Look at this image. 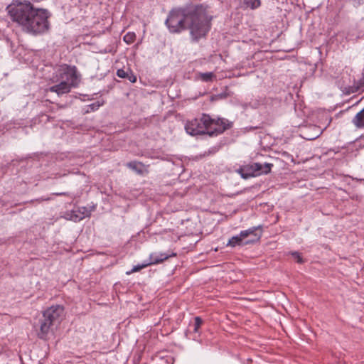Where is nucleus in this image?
I'll use <instances>...</instances> for the list:
<instances>
[{
    "instance_id": "nucleus-1",
    "label": "nucleus",
    "mask_w": 364,
    "mask_h": 364,
    "mask_svg": "<svg viewBox=\"0 0 364 364\" xmlns=\"http://www.w3.org/2000/svg\"><path fill=\"white\" fill-rule=\"evenodd\" d=\"M232 122L225 118L212 119L208 114H203L200 118L188 121L185 125L186 132L192 136L208 134H218L230 129Z\"/></svg>"
},
{
    "instance_id": "nucleus-2",
    "label": "nucleus",
    "mask_w": 364,
    "mask_h": 364,
    "mask_svg": "<svg viewBox=\"0 0 364 364\" xmlns=\"http://www.w3.org/2000/svg\"><path fill=\"white\" fill-rule=\"evenodd\" d=\"M188 17L187 29L190 31L192 41L198 42L200 38H205L209 32L212 16L208 14L203 6L198 5L191 8Z\"/></svg>"
},
{
    "instance_id": "nucleus-3",
    "label": "nucleus",
    "mask_w": 364,
    "mask_h": 364,
    "mask_svg": "<svg viewBox=\"0 0 364 364\" xmlns=\"http://www.w3.org/2000/svg\"><path fill=\"white\" fill-rule=\"evenodd\" d=\"M37 9L29 1H21L20 0H13L12 3L6 7L12 21L18 23L26 33L28 28H31L29 25V19L33 16Z\"/></svg>"
},
{
    "instance_id": "nucleus-4",
    "label": "nucleus",
    "mask_w": 364,
    "mask_h": 364,
    "mask_svg": "<svg viewBox=\"0 0 364 364\" xmlns=\"http://www.w3.org/2000/svg\"><path fill=\"white\" fill-rule=\"evenodd\" d=\"M64 317V307L55 305L48 308L43 313V318L40 320V331L38 335L41 339H46L51 327L58 325Z\"/></svg>"
},
{
    "instance_id": "nucleus-5",
    "label": "nucleus",
    "mask_w": 364,
    "mask_h": 364,
    "mask_svg": "<svg viewBox=\"0 0 364 364\" xmlns=\"http://www.w3.org/2000/svg\"><path fill=\"white\" fill-rule=\"evenodd\" d=\"M191 8L172 9L165 21L171 33H180L187 29Z\"/></svg>"
},
{
    "instance_id": "nucleus-6",
    "label": "nucleus",
    "mask_w": 364,
    "mask_h": 364,
    "mask_svg": "<svg viewBox=\"0 0 364 364\" xmlns=\"http://www.w3.org/2000/svg\"><path fill=\"white\" fill-rule=\"evenodd\" d=\"M50 13L46 9H37L33 17L29 19V25L27 33L33 35L43 34L50 28L48 18Z\"/></svg>"
},
{
    "instance_id": "nucleus-7",
    "label": "nucleus",
    "mask_w": 364,
    "mask_h": 364,
    "mask_svg": "<svg viewBox=\"0 0 364 364\" xmlns=\"http://www.w3.org/2000/svg\"><path fill=\"white\" fill-rule=\"evenodd\" d=\"M50 13L46 9H37L33 17L29 19V25L27 33L33 35L43 34L50 28L48 18Z\"/></svg>"
},
{
    "instance_id": "nucleus-8",
    "label": "nucleus",
    "mask_w": 364,
    "mask_h": 364,
    "mask_svg": "<svg viewBox=\"0 0 364 364\" xmlns=\"http://www.w3.org/2000/svg\"><path fill=\"white\" fill-rule=\"evenodd\" d=\"M261 226L252 227L247 230H242L238 235L232 237L227 245L230 247L244 246L250 244H253L259 240L262 234H258L257 230Z\"/></svg>"
},
{
    "instance_id": "nucleus-9",
    "label": "nucleus",
    "mask_w": 364,
    "mask_h": 364,
    "mask_svg": "<svg viewBox=\"0 0 364 364\" xmlns=\"http://www.w3.org/2000/svg\"><path fill=\"white\" fill-rule=\"evenodd\" d=\"M57 82H65L77 87L79 82L77 68L66 64L60 65L56 71Z\"/></svg>"
},
{
    "instance_id": "nucleus-10",
    "label": "nucleus",
    "mask_w": 364,
    "mask_h": 364,
    "mask_svg": "<svg viewBox=\"0 0 364 364\" xmlns=\"http://www.w3.org/2000/svg\"><path fill=\"white\" fill-rule=\"evenodd\" d=\"M273 166L270 163H253L242 168L240 171L241 176L247 179L250 177L259 176L261 174H267L271 171Z\"/></svg>"
},
{
    "instance_id": "nucleus-11",
    "label": "nucleus",
    "mask_w": 364,
    "mask_h": 364,
    "mask_svg": "<svg viewBox=\"0 0 364 364\" xmlns=\"http://www.w3.org/2000/svg\"><path fill=\"white\" fill-rule=\"evenodd\" d=\"M72 87H74L73 85L68 84L65 82H59L58 84L51 86L49 90L52 92L57 93L58 95H62L70 92Z\"/></svg>"
},
{
    "instance_id": "nucleus-12",
    "label": "nucleus",
    "mask_w": 364,
    "mask_h": 364,
    "mask_svg": "<svg viewBox=\"0 0 364 364\" xmlns=\"http://www.w3.org/2000/svg\"><path fill=\"white\" fill-rule=\"evenodd\" d=\"M175 253L168 255L166 253H153L149 256V261L147 262L149 265L156 264L164 262L170 257L176 256Z\"/></svg>"
},
{
    "instance_id": "nucleus-13",
    "label": "nucleus",
    "mask_w": 364,
    "mask_h": 364,
    "mask_svg": "<svg viewBox=\"0 0 364 364\" xmlns=\"http://www.w3.org/2000/svg\"><path fill=\"white\" fill-rule=\"evenodd\" d=\"M261 5L260 0H241L240 6L242 9H250L252 10L256 9Z\"/></svg>"
},
{
    "instance_id": "nucleus-14",
    "label": "nucleus",
    "mask_w": 364,
    "mask_h": 364,
    "mask_svg": "<svg viewBox=\"0 0 364 364\" xmlns=\"http://www.w3.org/2000/svg\"><path fill=\"white\" fill-rule=\"evenodd\" d=\"M127 166L139 175H142L145 171L144 165L136 161L127 163Z\"/></svg>"
},
{
    "instance_id": "nucleus-15",
    "label": "nucleus",
    "mask_w": 364,
    "mask_h": 364,
    "mask_svg": "<svg viewBox=\"0 0 364 364\" xmlns=\"http://www.w3.org/2000/svg\"><path fill=\"white\" fill-rule=\"evenodd\" d=\"M352 123L358 129L364 128V108L356 114L352 119Z\"/></svg>"
},
{
    "instance_id": "nucleus-16",
    "label": "nucleus",
    "mask_w": 364,
    "mask_h": 364,
    "mask_svg": "<svg viewBox=\"0 0 364 364\" xmlns=\"http://www.w3.org/2000/svg\"><path fill=\"white\" fill-rule=\"evenodd\" d=\"M314 131L313 135L304 136V138L307 140H314L318 138L322 133L321 129L317 126H312L310 127Z\"/></svg>"
},
{
    "instance_id": "nucleus-17",
    "label": "nucleus",
    "mask_w": 364,
    "mask_h": 364,
    "mask_svg": "<svg viewBox=\"0 0 364 364\" xmlns=\"http://www.w3.org/2000/svg\"><path fill=\"white\" fill-rule=\"evenodd\" d=\"M200 78L204 82L212 81L215 75L212 72L199 73Z\"/></svg>"
},
{
    "instance_id": "nucleus-18",
    "label": "nucleus",
    "mask_w": 364,
    "mask_h": 364,
    "mask_svg": "<svg viewBox=\"0 0 364 364\" xmlns=\"http://www.w3.org/2000/svg\"><path fill=\"white\" fill-rule=\"evenodd\" d=\"M103 105V102H100V101H96L89 105H87V109H86L85 112L88 113L90 112H95L100 107H101Z\"/></svg>"
},
{
    "instance_id": "nucleus-19",
    "label": "nucleus",
    "mask_w": 364,
    "mask_h": 364,
    "mask_svg": "<svg viewBox=\"0 0 364 364\" xmlns=\"http://www.w3.org/2000/svg\"><path fill=\"white\" fill-rule=\"evenodd\" d=\"M123 39L127 44H131L135 41L136 35L134 33L129 32L124 35Z\"/></svg>"
},
{
    "instance_id": "nucleus-20",
    "label": "nucleus",
    "mask_w": 364,
    "mask_h": 364,
    "mask_svg": "<svg viewBox=\"0 0 364 364\" xmlns=\"http://www.w3.org/2000/svg\"><path fill=\"white\" fill-rule=\"evenodd\" d=\"M148 266H149V264H148L147 262L143 263L142 264L135 265L133 267V268L130 271L127 272V274H131L132 273L139 272L141 269H142Z\"/></svg>"
},
{
    "instance_id": "nucleus-21",
    "label": "nucleus",
    "mask_w": 364,
    "mask_h": 364,
    "mask_svg": "<svg viewBox=\"0 0 364 364\" xmlns=\"http://www.w3.org/2000/svg\"><path fill=\"white\" fill-rule=\"evenodd\" d=\"M202 323H203V320L201 319V318L196 316L195 318L194 328H193V331L195 333H198V330H199L200 327L201 326Z\"/></svg>"
},
{
    "instance_id": "nucleus-22",
    "label": "nucleus",
    "mask_w": 364,
    "mask_h": 364,
    "mask_svg": "<svg viewBox=\"0 0 364 364\" xmlns=\"http://www.w3.org/2000/svg\"><path fill=\"white\" fill-rule=\"evenodd\" d=\"M128 74H129V72L128 71H125L123 69H119L117 71V75L119 77H121V78H127L128 77Z\"/></svg>"
},
{
    "instance_id": "nucleus-23",
    "label": "nucleus",
    "mask_w": 364,
    "mask_h": 364,
    "mask_svg": "<svg viewBox=\"0 0 364 364\" xmlns=\"http://www.w3.org/2000/svg\"><path fill=\"white\" fill-rule=\"evenodd\" d=\"M291 254L298 263L301 264L304 262L303 258L298 252H293Z\"/></svg>"
},
{
    "instance_id": "nucleus-24",
    "label": "nucleus",
    "mask_w": 364,
    "mask_h": 364,
    "mask_svg": "<svg viewBox=\"0 0 364 364\" xmlns=\"http://www.w3.org/2000/svg\"><path fill=\"white\" fill-rule=\"evenodd\" d=\"M80 209L82 210V211L81 213L84 215L83 217L90 215V211L85 207H82Z\"/></svg>"
},
{
    "instance_id": "nucleus-25",
    "label": "nucleus",
    "mask_w": 364,
    "mask_h": 364,
    "mask_svg": "<svg viewBox=\"0 0 364 364\" xmlns=\"http://www.w3.org/2000/svg\"><path fill=\"white\" fill-rule=\"evenodd\" d=\"M127 78L132 82H135L136 80V77L134 75H133L132 73H130V75H129V73L128 74Z\"/></svg>"
},
{
    "instance_id": "nucleus-26",
    "label": "nucleus",
    "mask_w": 364,
    "mask_h": 364,
    "mask_svg": "<svg viewBox=\"0 0 364 364\" xmlns=\"http://www.w3.org/2000/svg\"><path fill=\"white\" fill-rule=\"evenodd\" d=\"M55 196H70L69 193L67 192H60V193H53Z\"/></svg>"
},
{
    "instance_id": "nucleus-27",
    "label": "nucleus",
    "mask_w": 364,
    "mask_h": 364,
    "mask_svg": "<svg viewBox=\"0 0 364 364\" xmlns=\"http://www.w3.org/2000/svg\"><path fill=\"white\" fill-rule=\"evenodd\" d=\"M49 199H50L49 198H41L38 199L37 200L43 201V200H48Z\"/></svg>"
},
{
    "instance_id": "nucleus-28",
    "label": "nucleus",
    "mask_w": 364,
    "mask_h": 364,
    "mask_svg": "<svg viewBox=\"0 0 364 364\" xmlns=\"http://www.w3.org/2000/svg\"><path fill=\"white\" fill-rule=\"evenodd\" d=\"M309 135L308 134H306V136ZM310 135H313V133H311Z\"/></svg>"
}]
</instances>
